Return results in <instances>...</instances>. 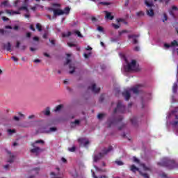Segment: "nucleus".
Instances as JSON below:
<instances>
[{
    "label": "nucleus",
    "instance_id": "f257e3e1",
    "mask_svg": "<svg viewBox=\"0 0 178 178\" xmlns=\"http://www.w3.org/2000/svg\"><path fill=\"white\" fill-rule=\"evenodd\" d=\"M127 63L126 65H124L123 71L124 72H140L141 68L140 65L137 64L136 60H132L130 63L127 62V60L125 59Z\"/></svg>",
    "mask_w": 178,
    "mask_h": 178
},
{
    "label": "nucleus",
    "instance_id": "f03ea898",
    "mask_svg": "<svg viewBox=\"0 0 178 178\" xmlns=\"http://www.w3.org/2000/svg\"><path fill=\"white\" fill-rule=\"evenodd\" d=\"M113 149V148L112 147V146H109L108 149H103L102 152L99 154H97V152H95L93 155V162L100 161V159H102V158H104V155H106V154L111 152V151H112Z\"/></svg>",
    "mask_w": 178,
    "mask_h": 178
},
{
    "label": "nucleus",
    "instance_id": "7ed1b4c3",
    "mask_svg": "<svg viewBox=\"0 0 178 178\" xmlns=\"http://www.w3.org/2000/svg\"><path fill=\"white\" fill-rule=\"evenodd\" d=\"M44 142L42 140H38L31 143V146L33 147V149H31V154H35L36 155H38L40 152H42V149L38 147L37 146V144H44Z\"/></svg>",
    "mask_w": 178,
    "mask_h": 178
},
{
    "label": "nucleus",
    "instance_id": "20e7f679",
    "mask_svg": "<svg viewBox=\"0 0 178 178\" xmlns=\"http://www.w3.org/2000/svg\"><path fill=\"white\" fill-rule=\"evenodd\" d=\"M55 6H57V8H60V4H54L53 8H49V10H51L54 13L53 19H56L57 16H62V15H65L63 10L60 8H56Z\"/></svg>",
    "mask_w": 178,
    "mask_h": 178
},
{
    "label": "nucleus",
    "instance_id": "39448f33",
    "mask_svg": "<svg viewBox=\"0 0 178 178\" xmlns=\"http://www.w3.org/2000/svg\"><path fill=\"white\" fill-rule=\"evenodd\" d=\"M111 106L114 108V113H116V112H124V105L122 104L121 101H118L117 104L112 103Z\"/></svg>",
    "mask_w": 178,
    "mask_h": 178
},
{
    "label": "nucleus",
    "instance_id": "423d86ee",
    "mask_svg": "<svg viewBox=\"0 0 178 178\" xmlns=\"http://www.w3.org/2000/svg\"><path fill=\"white\" fill-rule=\"evenodd\" d=\"M145 3L146 6H147L149 8L146 10V14L149 17H153L154 13V9L152 8V6H154V3L152 1L149 2L148 1L145 0Z\"/></svg>",
    "mask_w": 178,
    "mask_h": 178
},
{
    "label": "nucleus",
    "instance_id": "0eeeda50",
    "mask_svg": "<svg viewBox=\"0 0 178 178\" xmlns=\"http://www.w3.org/2000/svg\"><path fill=\"white\" fill-rule=\"evenodd\" d=\"M159 165H161V166H172L171 168H173L175 165V161L174 160H170L168 158H164L161 163H159Z\"/></svg>",
    "mask_w": 178,
    "mask_h": 178
},
{
    "label": "nucleus",
    "instance_id": "6e6552de",
    "mask_svg": "<svg viewBox=\"0 0 178 178\" xmlns=\"http://www.w3.org/2000/svg\"><path fill=\"white\" fill-rule=\"evenodd\" d=\"M66 65H70V74H73V72H74V70H76V67L74 66V63H72V60L67 58Z\"/></svg>",
    "mask_w": 178,
    "mask_h": 178
},
{
    "label": "nucleus",
    "instance_id": "1a4fd4ad",
    "mask_svg": "<svg viewBox=\"0 0 178 178\" xmlns=\"http://www.w3.org/2000/svg\"><path fill=\"white\" fill-rule=\"evenodd\" d=\"M171 47H178L177 41L174 40L171 42L170 44L168 43L164 44V47L165 49H169V48H170Z\"/></svg>",
    "mask_w": 178,
    "mask_h": 178
},
{
    "label": "nucleus",
    "instance_id": "9d476101",
    "mask_svg": "<svg viewBox=\"0 0 178 178\" xmlns=\"http://www.w3.org/2000/svg\"><path fill=\"white\" fill-rule=\"evenodd\" d=\"M78 142L80 143L81 145H84V147H87L90 144V142L88 141V140L84 138H81L78 139Z\"/></svg>",
    "mask_w": 178,
    "mask_h": 178
},
{
    "label": "nucleus",
    "instance_id": "9b49d317",
    "mask_svg": "<svg viewBox=\"0 0 178 178\" xmlns=\"http://www.w3.org/2000/svg\"><path fill=\"white\" fill-rule=\"evenodd\" d=\"M90 90H92V92H99L101 88H97V85L95 83H92L91 86L89 87Z\"/></svg>",
    "mask_w": 178,
    "mask_h": 178
},
{
    "label": "nucleus",
    "instance_id": "f8f14e48",
    "mask_svg": "<svg viewBox=\"0 0 178 178\" xmlns=\"http://www.w3.org/2000/svg\"><path fill=\"white\" fill-rule=\"evenodd\" d=\"M56 130V127H51L49 130H47L45 129H41L40 133H47V134L54 133V131H55Z\"/></svg>",
    "mask_w": 178,
    "mask_h": 178
},
{
    "label": "nucleus",
    "instance_id": "ddd939ff",
    "mask_svg": "<svg viewBox=\"0 0 178 178\" xmlns=\"http://www.w3.org/2000/svg\"><path fill=\"white\" fill-rule=\"evenodd\" d=\"M7 154H8V162L12 163L15 159V155H13L10 151H7Z\"/></svg>",
    "mask_w": 178,
    "mask_h": 178
},
{
    "label": "nucleus",
    "instance_id": "4468645a",
    "mask_svg": "<svg viewBox=\"0 0 178 178\" xmlns=\"http://www.w3.org/2000/svg\"><path fill=\"white\" fill-rule=\"evenodd\" d=\"M122 95L123 97H124L125 99L127 101H129V99H130V90H124L123 92H122Z\"/></svg>",
    "mask_w": 178,
    "mask_h": 178
},
{
    "label": "nucleus",
    "instance_id": "2eb2a0df",
    "mask_svg": "<svg viewBox=\"0 0 178 178\" xmlns=\"http://www.w3.org/2000/svg\"><path fill=\"white\" fill-rule=\"evenodd\" d=\"M138 37H140V35H129L128 36V38L129 40L132 38L134 40V44H137L138 42V40H137V39L136 38H138Z\"/></svg>",
    "mask_w": 178,
    "mask_h": 178
},
{
    "label": "nucleus",
    "instance_id": "dca6fc26",
    "mask_svg": "<svg viewBox=\"0 0 178 178\" xmlns=\"http://www.w3.org/2000/svg\"><path fill=\"white\" fill-rule=\"evenodd\" d=\"M80 120H76L74 122H71L70 126L72 129L74 127H77V126H80Z\"/></svg>",
    "mask_w": 178,
    "mask_h": 178
},
{
    "label": "nucleus",
    "instance_id": "f3484780",
    "mask_svg": "<svg viewBox=\"0 0 178 178\" xmlns=\"http://www.w3.org/2000/svg\"><path fill=\"white\" fill-rule=\"evenodd\" d=\"M104 13L106 15V19H108V20H113V15H112V13L104 11Z\"/></svg>",
    "mask_w": 178,
    "mask_h": 178
},
{
    "label": "nucleus",
    "instance_id": "a211bd4d",
    "mask_svg": "<svg viewBox=\"0 0 178 178\" xmlns=\"http://www.w3.org/2000/svg\"><path fill=\"white\" fill-rule=\"evenodd\" d=\"M6 13H8V15H20V11H13L11 10H6Z\"/></svg>",
    "mask_w": 178,
    "mask_h": 178
},
{
    "label": "nucleus",
    "instance_id": "6ab92c4d",
    "mask_svg": "<svg viewBox=\"0 0 178 178\" xmlns=\"http://www.w3.org/2000/svg\"><path fill=\"white\" fill-rule=\"evenodd\" d=\"M12 45L10 44V42H8L6 44L3 45V49H6V51H12Z\"/></svg>",
    "mask_w": 178,
    "mask_h": 178
},
{
    "label": "nucleus",
    "instance_id": "aec40b11",
    "mask_svg": "<svg viewBox=\"0 0 178 178\" xmlns=\"http://www.w3.org/2000/svg\"><path fill=\"white\" fill-rule=\"evenodd\" d=\"M138 87H140V86H136L134 88H133L132 89H131V91H133L134 94H138Z\"/></svg>",
    "mask_w": 178,
    "mask_h": 178
},
{
    "label": "nucleus",
    "instance_id": "412c9836",
    "mask_svg": "<svg viewBox=\"0 0 178 178\" xmlns=\"http://www.w3.org/2000/svg\"><path fill=\"white\" fill-rule=\"evenodd\" d=\"M92 176L93 178H108V177L103 175V176H100V177H97V175H95V172H94V171L92 170Z\"/></svg>",
    "mask_w": 178,
    "mask_h": 178
},
{
    "label": "nucleus",
    "instance_id": "4be33fe9",
    "mask_svg": "<svg viewBox=\"0 0 178 178\" xmlns=\"http://www.w3.org/2000/svg\"><path fill=\"white\" fill-rule=\"evenodd\" d=\"M173 115L175 116V118L178 119V108L171 114V116H173Z\"/></svg>",
    "mask_w": 178,
    "mask_h": 178
},
{
    "label": "nucleus",
    "instance_id": "5701e85b",
    "mask_svg": "<svg viewBox=\"0 0 178 178\" xmlns=\"http://www.w3.org/2000/svg\"><path fill=\"white\" fill-rule=\"evenodd\" d=\"M172 10H178V8L176 6H173L172 7V10H170V15H173V11Z\"/></svg>",
    "mask_w": 178,
    "mask_h": 178
},
{
    "label": "nucleus",
    "instance_id": "b1692460",
    "mask_svg": "<svg viewBox=\"0 0 178 178\" xmlns=\"http://www.w3.org/2000/svg\"><path fill=\"white\" fill-rule=\"evenodd\" d=\"M131 170L132 172H137V171L139 170V169H138V168L136 167V165H132L131 166Z\"/></svg>",
    "mask_w": 178,
    "mask_h": 178
},
{
    "label": "nucleus",
    "instance_id": "393cba45",
    "mask_svg": "<svg viewBox=\"0 0 178 178\" xmlns=\"http://www.w3.org/2000/svg\"><path fill=\"white\" fill-rule=\"evenodd\" d=\"M44 114L46 115V116H48L49 115V114L51 113V111H49V108H47L44 111H43Z\"/></svg>",
    "mask_w": 178,
    "mask_h": 178
},
{
    "label": "nucleus",
    "instance_id": "a878e982",
    "mask_svg": "<svg viewBox=\"0 0 178 178\" xmlns=\"http://www.w3.org/2000/svg\"><path fill=\"white\" fill-rule=\"evenodd\" d=\"M70 12V8L69 7H66L63 10L64 15H69Z\"/></svg>",
    "mask_w": 178,
    "mask_h": 178
},
{
    "label": "nucleus",
    "instance_id": "bb28decb",
    "mask_svg": "<svg viewBox=\"0 0 178 178\" xmlns=\"http://www.w3.org/2000/svg\"><path fill=\"white\" fill-rule=\"evenodd\" d=\"M8 133L9 136H12V134H15V133H16V130L15 129H8Z\"/></svg>",
    "mask_w": 178,
    "mask_h": 178
},
{
    "label": "nucleus",
    "instance_id": "cd10ccee",
    "mask_svg": "<svg viewBox=\"0 0 178 178\" xmlns=\"http://www.w3.org/2000/svg\"><path fill=\"white\" fill-rule=\"evenodd\" d=\"M62 108H63V106L62 104L57 106L56 107L55 112H59V111H60Z\"/></svg>",
    "mask_w": 178,
    "mask_h": 178
},
{
    "label": "nucleus",
    "instance_id": "c85d7f7f",
    "mask_svg": "<svg viewBox=\"0 0 178 178\" xmlns=\"http://www.w3.org/2000/svg\"><path fill=\"white\" fill-rule=\"evenodd\" d=\"M18 10H26V12H29V9L26 6L20 7Z\"/></svg>",
    "mask_w": 178,
    "mask_h": 178
},
{
    "label": "nucleus",
    "instance_id": "c756f323",
    "mask_svg": "<svg viewBox=\"0 0 178 178\" xmlns=\"http://www.w3.org/2000/svg\"><path fill=\"white\" fill-rule=\"evenodd\" d=\"M140 166L142 167V169L143 170H149V168H148L147 166H145V164H140Z\"/></svg>",
    "mask_w": 178,
    "mask_h": 178
},
{
    "label": "nucleus",
    "instance_id": "7c9ffc66",
    "mask_svg": "<svg viewBox=\"0 0 178 178\" xmlns=\"http://www.w3.org/2000/svg\"><path fill=\"white\" fill-rule=\"evenodd\" d=\"M172 91L173 92H176V91H177V83H174L172 87Z\"/></svg>",
    "mask_w": 178,
    "mask_h": 178
},
{
    "label": "nucleus",
    "instance_id": "2f4dec72",
    "mask_svg": "<svg viewBox=\"0 0 178 178\" xmlns=\"http://www.w3.org/2000/svg\"><path fill=\"white\" fill-rule=\"evenodd\" d=\"M137 122V118L134 117L131 119V122L132 123V124H136V122Z\"/></svg>",
    "mask_w": 178,
    "mask_h": 178
},
{
    "label": "nucleus",
    "instance_id": "473e14b6",
    "mask_svg": "<svg viewBox=\"0 0 178 178\" xmlns=\"http://www.w3.org/2000/svg\"><path fill=\"white\" fill-rule=\"evenodd\" d=\"M95 168L96 169L97 172H105V170H103L102 168H99L97 167V165H95Z\"/></svg>",
    "mask_w": 178,
    "mask_h": 178
},
{
    "label": "nucleus",
    "instance_id": "72a5a7b5",
    "mask_svg": "<svg viewBox=\"0 0 178 178\" xmlns=\"http://www.w3.org/2000/svg\"><path fill=\"white\" fill-rule=\"evenodd\" d=\"M68 150H69L70 152H74V151H76V147L73 146L72 147H69V148H68Z\"/></svg>",
    "mask_w": 178,
    "mask_h": 178
},
{
    "label": "nucleus",
    "instance_id": "f704fd0d",
    "mask_svg": "<svg viewBox=\"0 0 178 178\" xmlns=\"http://www.w3.org/2000/svg\"><path fill=\"white\" fill-rule=\"evenodd\" d=\"M72 33L67 32L66 33H63V37H70Z\"/></svg>",
    "mask_w": 178,
    "mask_h": 178
},
{
    "label": "nucleus",
    "instance_id": "c9c22d12",
    "mask_svg": "<svg viewBox=\"0 0 178 178\" xmlns=\"http://www.w3.org/2000/svg\"><path fill=\"white\" fill-rule=\"evenodd\" d=\"M168 20V15L166 14H163V22L165 23Z\"/></svg>",
    "mask_w": 178,
    "mask_h": 178
},
{
    "label": "nucleus",
    "instance_id": "e433bc0d",
    "mask_svg": "<svg viewBox=\"0 0 178 178\" xmlns=\"http://www.w3.org/2000/svg\"><path fill=\"white\" fill-rule=\"evenodd\" d=\"M115 163L118 165V166H122V165H123V162H122V161H115Z\"/></svg>",
    "mask_w": 178,
    "mask_h": 178
},
{
    "label": "nucleus",
    "instance_id": "4c0bfd02",
    "mask_svg": "<svg viewBox=\"0 0 178 178\" xmlns=\"http://www.w3.org/2000/svg\"><path fill=\"white\" fill-rule=\"evenodd\" d=\"M137 16H144V12L143 11H139L136 13Z\"/></svg>",
    "mask_w": 178,
    "mask_h": 178
},
{
    "label": "nucleus",
    "instance_id": "58836bf2",
    "mask_svg": "<svg viewBox=\"0 0 178 178\" xmlns=\"http://www.w3.org/2000/svg\"><path fill=\"white\" fill-rule=\"evenodd\" d=\"M40 171V169L35 168L32 171V173H35V175H38V172Z\"/></svg>",
    "mask_w": 178,
    "mask_h": 178
},
{
    "label": "nucleus",
    "instance_id": "ea45409f",
    "mask_svg": "<svg viewBox=\"0 0 178 178\" xmlns=\"http://www.w3.org/2000/svg\"><path fill=\"white\" fill-rule=\"evenodd\" d=\"M36 29H38V31H41V30H42V29H41V24H36Z\"/></svg>",
    "mask_w": 178,
    "mask_h": 178
},
{
    "label": "nucleus",
    "instance_id": "a19ab883",
    "mask_svg": "<svg viewBox=\"0 0 178 178\" xmlns=\"http://www.w3.org/2000/svg\"><path fill=\"white\" fill-rule=\"evenodd\" d=\"M2 5H3L4 6H9V1H4L2 3Z\"/></svg>",
    "mask_w": 178,
    "mask_h": 178
},
{
    "label": "nucleus",
    "instance_id": "79ce46f5",
    "mask_svg": "<svg viewBox=\"0 0 178 178\" xmlns=\"http://www.w3.org/2000/svg\"><path fill=\"white\" fill-rule=\"evenodd\" d=\"M172 124L174 127H176V126H177L178 124V121L177 120H175L174 122H172Z\"/></svg>",
    "mask_w": 178,
    "mask_h": 178
},
{
    "label": "nucleus",
    "instance_id": "37998d69",
    "mask_svg": "<svg viewBox=\"0 0 178 178\" xmlns=\"http://www.w3.org/2000/svg\"><path fill=\"white\" fill-rule=\"evenodd\" d=\"M105 116V114L100 113L97 115L98 119H102Z\"/></svg>",
    "mask_w": 178,
    "mask_h": 178
},
{
    "label": "nucleus",
    "instance_id": "c03bdc74",
    "mask_svg": "<svg viewBox=\"0 0 178 178\" xmlns=\"http://www.w3.org/2000/svg\"><path fill=\"white\" fill-rule=\"evenodd\" d=\"M112 26H113V27H114V29H118L120 27V25H118L116 24H112Z\"/></svg>",
    "mask_w": 178,
    "mask_h": 178
},
{
    "label": "nucleus",
    "instance_id": "a18cd8bd",
    "mask_svg": "<svg viewBox=\"0 0 178 178\" xmlns=\"http://www.w3.org/2000/svg\"><path fill=\"white\" fill-rule=\"evenodd\" d=\"M76 34L78 35V37H80L81 38H83V35H81V33H80V31H76Z\"/></svg>",
    "mask_w": 178,
    "mask_h": 178
},
{
    "label": "nucleus",
    "instance_id": "49530a36",
    "mask_svg": "<svg viewBox=\"0 0 178 178\" xmlns=\"http://www.w3.org/2000/svg\"><path fill=\"white\" fill-rule=\"evenodd\" d=\"M100 5H105V6H108L109 5V3L108 2H105V1H102L99 3Z\"/></svg>",
    "mask_w": 178,
    "mask_h": 178
},
{
    "label": "nucleus",
    "instance_id": "de8ad7c7",
    "mask_svg": "<svg viewBox=\"0 0 178 178\" xmlns=\"http://www.w3.org/2000/svg\"><path fill=\"white\" fill-rule=\"evenodd\" d=\"M134 162H136V163H140V160L134 157Z\"/></svg>",
    "mask_w": 178,
    "mask_h": 178
},
{
    "label": "nucleus",
    "instance_id": "09e8293b",
    "mask_svg": "<svg viewBox=\"0 0 178 178\" xmlns=\"http://www.w3.org/2000/svg\"><path fill=\"white\" fill-rule=\"evenodd\" d=\"M140 175H142V176H143V177L145 178H149V177H148V175L147 174H143L141 173V171H139Z\"/></svg>",
    "mask_w": 178,
    "mask_h": 178
},
{
    "label": "nucleus",
    "instance_id": "8fccbe9b",
    "mask_svg": "<svg viewBox=\"0 0 178 178\" xmlns=\"http://www.w3.org/2000/svg\"><path fill=\"white\" fill-rule=\"evenodd\" d=\"M124 33H128V31L127 30H124L122 31H120L119 32V35H122V34H123Z\"/></svg>",
    "mask_w": 178,
    "mask_h": 178
},
{
    "label": "nucleus",
    "instance_id": "3c124183",
    "mask_svg": "<svg viewBox=\"0 0 178 178\" xmlns=\"http://www.w3.org/2000/svg\"><path fill=\"white\" fill-rule=\"evenodd\" d=\"M13 119L16 122H19V120H20V118L19 117H17V116H14Z\"/></svg>",
    "mask_w": 178,
    "mask_h": 178
},
{
    "label": "nucleus",
    "instance_id": "603ef678",
    "mask_svg": "<svg viewBox=\"0 0 178 178\" xmlns=\"http://www.w3.org/2000/svg\"><path fill=\"white\" fill-rule=\"evenodd\" d=\"M11 58L13 60H14V62H17V60H19V59L15 56H12Z\"/></svg>",
    "mask_w": 178,
    "mask_h": 178
},
{
    "label": "nucleus",
    "instance_id": "864d4df0",
    "mask_svg": "<svg viewBox=\"0 0 178 178\" xmlns=\"http://www.w3.org/2000/svg\"><path fill=\"white\" fill-rule=\"evenodd\" d=\"M67 45H68V47H76V44H74V43H70V42L67 43Z\"/></svg>",
    "mask_w": 178,
    "mask_h": 178
},
{
    "label": "nucleus",
    "instance_id": "5fc2aeb1",
    "mask_svg": "<svg viewBox=\"0 0 178 178\" xmlns=\"http://www.w3.org/2000/svg\"><path fill=\"white\" fill-rule=\"evenodd\" d=\"M90 55H91V53L85 54H84V58H86L87 59V58H88V56H90Z\"/></svg>",
    "mask_w": 178,
    "mask_h": 178
},
{
    "label": "nucleus",
    "instance_id": "6e6d98bb",
    "mask_svg": "<svg viewBox=\"0 0 178 178\" xmlns=\"http://www.w3.org/2000/svg\"><path fill=\"white\" fill-rule=\"evenodd\" d=\"M97 30L98 31H104V29L102 28V26L97 27Z\"/></svg>",
    "mask_w": 178,
    "mask_h": 178
},
{
    "label": "nucleus",
    "instance_id": "4d7b16f0",
    "mask_svg": "<svg viewBox=\"0 0 178 178\" xmlns=\"http://www.w3.org/2000/svg\"><path fill=\"white\" fill-rule=\"evenodd\" d=\"M34 63H40V62H41V60L40 59H35L33 60Z\"/></svg>",
    "mask_w": 178,
    "mask_h": 178
},
{
    "label": "nucleus",
    "instance_id": "13d9d810",
    "mask_svg": "<svg viewBox=\"0 0 178 178\" xmlns=\"http://www.w3.org/2000/svg\"><path fill=\"white\" fill-rule=\"evenodd\" d=\"M134 50L136 51V52H138V51H140V47H134Z\"/></svg>",
    "mask_w": 178,
    "mask_h": 178
},
{
    "label": "nucleus",
    "instance_id": "bf43d9fd",
    "mask_svg": "<svg viewBox=\"0 0 178 178\" xmlns=\"http://www.w3.org/2000/svg\"><path fill=\"white\" fill-rule=\"evenodd\" d=\"M19 47H20V42L17 41L16 48H19Z\"/></svg>",
    "mask_w": 178,
    "mask_h": 178
},
{
    "label": "nucleus",
    "instance_id": "052dcab7",
    "mask_svg": "<svg viewBox=\"0 0 178 178\" xmlns=\"http://www.w3.org/2000/svg\"><path fill=\"white\" fill-rule=\"evenodd\" d=\"M2 19L3 22H7V20H9V18H6V17H2Z\"/></svg>",
    "mask_w": 178,
    "mask_h": 178
},
{
    "label": "nucleus",
    "instance_id": "680f3d73",
    "mask_svg": "<svg viewBox=\"0 0 178 178\" xmlns=\"http://www.w3.org/2000/svg\"><path fill=\"white\" fill-rule=\"evenodd\" d=\"M28 118H29V119H34V118H35V115H29Z\"/></svg>",
    "mask_w": 178,
    "mask_h": 178
},
{
    "label": "nucleus",
    "instance_id": "e2e57ef3",
    "mask_svg": "<svg viewBox=\"0 0 178 178\" xmlns=\"http://www.w3.org/2000/svg\"><path fill=\"white\" fill-rule=\"evenodd\" d=\"M61 161H62V162H63V163H66V162H67L66 159H65L63 157L61 159Z\"/></svg>",
    "mask_w": 178,
    "mask_h": 178
},
{
    "label": "nucleus",
    "instance_id": "0e129e2a",
    "mask_svg": "<svg viewBox=\"0 0 178 178\" xmlns=\"http://www.w3.org/2000/svg\"><path fill=\"white\" fill-rule=\"evenodd\" d=\"M30 50L31 51V52H34V51H37V49L33 48V47H31Z\"/></svg>",
    "mask_w": 178,
    "mask_h": 178
},
{
    "label": "nucleus",
    "instance_id": "69168bd1",
    "mask_svg": "<svg viewBox=\"0 0 178 178\" xmlns=\"http://www.w3.org/2000/svg\"><path fill=\"white\" fill-rule=\"evenodd\" d=\"M26 37H28V38H30V37H31V33L30 32H28L26 33Z\"/></svg>",
    "mask_w": 178,
    "mask_h": 178
},
{
    "label": "nucleus",
    "instance_id": "338daca9",
    "mask_svg": "<svg viewBox=\"0 0 178 178\" xmlns=\"http://www.w3.org/2000/svg\"><path fill=\"white\" fill-rule=\"evenodd\" d=\"M26 47L24 46V45H22V46L21 47L22 51H24V49H26Z\"/></svg>",
    "mask_w": 178,
    "mask_h": 178
},
{
    "label": "nucleus",
    "instance_id": "774afa93",
    "mask_svg": "<svg viewBox=\"0 0 178 178\" xmlns=\"http://www.w3.org/2000/svg\"><path fill=\"white\" fill-rule=\"evenodd\" d=\"M47 37H48V33H44L43 35V38H47Z\"/></svg>",
    "mask_w": 178,
    "mask_h": 178
}]
</instances>
